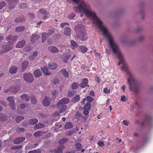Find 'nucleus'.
<instances>
[{
  "label": "nucleus",
  "instance_id": "nucleus-1",
  "mask_svg": "<svg viewBox=\"0 0 153 153\" xmlns=\"http://www.w3.org/2000/svg\"><path fill=\"white\" fill-rule=\"evenodd\" d=\"M74 9L76 13L84 12L85 15L93 21V23L97 24L98 28L102 32L104 37L108 40L109 44L113 53L117 55L120 60L118 65L125 63L124 56L120 50L118 45L114 42L113 37L107 30L106 28L102 25V22L97 16L95 13L91 10L90 6L87 4H79V6L74 7Z\"/></svg>",
  "mask_w": 153,
  "mask_h": 153
},
{
  "label": "nucleus",
  "instance_id": "nucleus-2",
  "mask_svg": "<svg viewBox=\"0 0 153 153\" xmlns=\"http://www.w3.org/2000/svg\"><path fill=\"white\" fill-rule=\"evenodd\" d=\"M76 31V36L81 40H86L88 37L85 31V28L83 25L79 24L76 25L75 27Z\"/></svg>",
  "mask_w": 153,
  "mask_h": 153
},
{
  "label": "nucleus",
  "instance_id": "nucleus-3",
  "mask_svg": "<svg viewBox=\"0 0 153 153\" xmlns=\"http://www.w3.org/2000/svg\"><path fill=\"white\" fill-rule=\"evenodd\" d=\"M121 69L122 71L126 73L129 76L128 80L130 85V88L131 90L133 85L136 84L137 81L134 78L133 74L128 70V67L126 64L125 63Z\"/></svg>",
  "mask_w": 153,
  "mask_h": 153
},
{
  "label": "nucleus",
  "instance_id": "nucleus-4",
  "mask_svg": "<svg viewBox=\"0 0 153 153\" xmlns=\"http://www.w3.org/2000/svg\"><path fill=\"white\" fill-rule=\"evenodd\" d=\"M13 47V43L11 42H8L5 47L2 46L3 50L0 51V54H3L10 51L12 49Z\"/></svg>",
  "mask_w": 153,
  "mask_h": 153
},
{
  "label": "nucleus",
  "instance_id": "nucleus-5",
  "mask_svg": "<svg viewBox=\"0 0 153 153\" xmlns=\"http://www.w3.org/2000/svg\"><path fill=\"white\" fill-rule=\"evenodd\" d=\"M15 82L17 83L16 85L11 86L10 88V92L13 93H16L19 91V85L20 82V81L17 79L16 80Z\"/></svg>",
  "mask_w": 153,
  "mask_h": 153
},
{
  "label": "nucleus",
  "instance_id": "nucleus-6",
  "mask_svg": "<svg viewBox=\"0 0 153 153\" xmlns=\"http://www.w3.org/2000/svg\"><path fill=\"white\" fill-rule=\"evenodd\" d=\"M23 77L26 82L29 83H31L33 81V77L31 73H25L23 75Z\"/></svg>",
  "mask_w": 153,
  "mask_h": 153
},
{
  "label": "nucleus",
  "instance_id": "nucleus-7",
  "mask_svg": "<svg viewBox=\"0 0 153 153\" xmlns=\"http://www.w3.org/2000/svg\"><path fill=\"white\" fill-rule=\"evenodd\" d=\"M7 100L9 102V105L10 106L11 109L12 110H15L16 106L14 97L12 96H9L7 98Z\"/></svg>",
  "mask_w": 153,
  "mask_h": 153
},
{
  "label": "nucleus",
  "instance_id": "nucleus-8",
  "mask_svg": "<svg viewBox=\"0 0 153 153\" xmlns=\"http://www.w3.org/2000/svg\"><path fill=\"white\" fill-rule=\"evenodd\" d=\"M69 102V99L66 98H64L61 99L59 101L57 104V106L58 107H59L60 106L65 105V104L68 103Z\"/></svg>",
  "mask_w": 153,
  "mask_h": 153
},
{
  "label": "nucleus",
  "instance_id": "nucleus-9",
  "mask_svg": "<svg viewBox=\"0 0 153 153\" xmlns=\"http://www.w3.org/2000/svg\"><path fill=\"white\" fill-rule=\"evenodd\" d=\"M51 102V99L49 97H45L43 99L42 103L45 107L48 106L50 105Z\"/></svg>",
  "mask_w": 153,
  "mask_h": 153
},
{
  "label": "nucleus",
  "instance_id": "nucleus-10",
  "mask_svg": "<svg viewBox=\"0 0 153 153\" xmlns=\"http://www.w3.org/2000/svg\"><path fill=\"white\" fill-rule=\"evenodd\" d=\"M8 2V8L12 10L14 8L15 6V2L18 0H6Z\"/></svg>",
  "mask_w": 153,
  "mask_h": 153
},
{
  "label": "nucleus",
  "instance_id": "nucleus-11",
  "mask_svg": "<svg viewBox=\"0 0 153 153\" xmlns=\"http://www.w3.org/2000/svg\"><path fill=\"white\" fill-rule=\"evenodd\" d=\"M48 49L50 52L55 54L58 53L59 51V49L56 47L53 46L49 47Z\"/></svg>",
  "mask_w": 153,
  "mask_h": 153
},
{
  "label": "nucleus",
  "instance_id": "nucleus-12",
  "mask_svg": "<svg viewBox=\"0 0 153 153\" xmlns=\"http://www.w3.org/2000/svg\"><path fill=\"white\" fill-rule=\"evenodd\" d=\"M39 15H42L43 19L45 20L48 18V14L47 12L43 9H40L39 10Z\"/></svg>",
  "mask_w": 153,
  "mask_h": 153
},
{
  "label": "nucleus",
  "instance_id": "nucleus-13",
  "mask_svg": "<svg viewBox=\"0 0 153 153\" xmlns=\"http://www.w3.org/2000/svg\"><path fill=\"white\" fill-rule=\"evenodd\" d=\"M40 37V36L38 35L33 34L31 35L30 38V41L33 43H34Z\"/></svg>",
  "mask_w": 153,
  "mask_h": 153
},
{
  "label": "nucleus",
  "instance_id": "nucleus-14",
  "mask_svg": "<svg viewBox=\"0 0 153 153\" xmlns=\"http://www.w3.org/2000/svg\"><path fill=\"white\" fill-rule=\"evenodd\" d=\"M25 138L23 137H19L13 140V142L16 144H19L25 140Z\"/></svg>",
  "mask_w": 153,
  "mask_h": 153
},
{
  "label": "nucleus",
  "instance_id": "nucleus-15",
  "mask_svg": "<svg viewBox=\"0 0 153 153\" xmlns=\"http://www.w3.org/2000/svg\"><path fill=\"white\" fill-rule=\"evenodd\" d=\"M88 82V79L86 78H84L82 80L81 83L79 84V86L83 88L87 85Z\"/></svg>",
  "mask_w": 153,
  "mask_h": 153
},
{
  "label": "nucleus",
  "instance_id": "nucleus-16",
  "mask_svg": "<svg viewBox=\"0 0 153 153\" xmlns=\"http://www.w3.org/2000/svg\"><path fill=\"white\" fill-rule=\"evenodd\" d=\"M25 41L24 40H23L18 42L16 47L18 48H22L25 45Z\"/></svg>",
  "mask_w": 153,
  "mask_h": 153
},
{
  "label": "nucleus",
  "instance_id": "nucleus-17",
  "mask_svg": "<svg viewBox=\"0 0 153 153\" xmlns=\"http://www.w3.org/2000/svg\"><path fill=\"white\" fill-rule=\"evenodd\" d=\"M60 107H62V108H60L59 112H55V114L57 116L59 115L60 113H63V112L65 111L67 108V106L65 105H62L61 106H60L59 108H60Z\"/></svg>",
  "mask_w": 153,
  "mask_h": 153
},
{
  "label": "nucleus",
  "instance_id": "nucleus-18",
  "mask_svg": "<svg viewBox=\"0 0 153 153\" xmlns=\"http://www.w3.org/2000/svg\"><path fill=\"white\" fill-rule=\"evenodd\" d=\"M18 38V37L17 36H13L12 35H10L7 38L6 40L8 41L16 42L17 41Z\"/></svg>",
  "mask_w": 153,
  "mask_h": 153
},
{
  "label": "nucleus",
  "instance_id": "nucleus-19",
  "mask_svg": "<svg viewBox=\"0 0 153 153\" xmlns=\"http://www.w3.org/2000/svg\"><path fill=\"white\" fill-rule=\"evenodd\" d=\"M18 69V68L16 66H12L10 68L9 72L11 74H15L17 72Z\"/></svg>",
  "mask_w": 153,
  "mask_h": 153
},
{
  "label": "nucleus",
  "instance_id": "nucleus-20",
  "mask_svg": "<svg viewBox=\"0 0 153 153\" xmlns=\"http://www.w3.org/2000/svg\"><path fill=\"white\" fill-rule=\"evenodd\" d=\"M33 74L35 77L38 78L42 75V73L40 70L36 69L34 71Z\"/></svg>",
  "mask_w": 153,
  "mask_h": 153
},
{
  "label": "nucleus",
  "instance_id": "nucleus-21",
  "mask_svg": "<svg viewBox=\"0 0 153 153\" xmlns=\"http://www.w3.org/2000/svg\"><path fill=\"white\" fill-rule=\"evenodd\" d=\"M70 56V55H69L67 54L66 53L64 54L61 57V58L62 59L63 62L65 63L67 62H68V60Z\"/></svg>",
  "mask_w": 153,
  "mask_h": 153
},
{
  "label": "nucleus",
  "instance_id": "nucleus-22",
  "mask_svg": "<svg viewBox=\"0 0 153 153\" xmlns=\"http://www.w3.org/2000/svg\"><path fill=\"white\" fill-rule=\"evenodd\" d=\"M64 146H61L58 147L54 150V152L56 153H62L63 150L65 149Z\"/></svg>",
  "mask_w": 153,
  "mask_h": 153
},
{
  "label": "nucleus",
  "instance_id": "nucleus-23",
  "mask_svg": "<svg viewBox=\"0 0 153 153\" xmlns=\"http://www.w3.org/2000/svg\"><path fill=\"white\" fill-rule=\"evenodd\" d=\"M80 95L79 94H76L74 97L72 98V102L74 103H76L79 101L80 100Z\"/></svg>",
  "mask_w": 153,
  "mask_h": 153
},
{
  "label": "nucleus",
  "instance_id": "nucleus-24",
  "mask_svg": "<svg viewBox=\"0 0 153 153\" xmlns=\"http://www.w3.org/2000/svg\"><path fill=\"white\" fill-rule=\"evenodd\" d=\"M21 65L22 69L25 70L29 65L28 62L26 61H23L22 62Z\"/></svg>",
  "mask_w": 153,
  "mask_h": 153
},
{
  "label": "nucleus",
  "instance_id": "nucleus-25",
  "mask_svg": "<svg viewBox=\"0 0 153 153\" xmlns=\"http://www.w3.org/2000/svg\"><path fill=\"white\" fill-rule=\"evenodd\" d=\"M41 70L44 74L46 75H50L51 73L48 71V69L47 66H44L43 68H42Z\"/></svg>",
  "mask_w": 153,
  "mask_h": 153
},
{
  "label": "nucleus",
  "instance_id": "nucleus-26",
  "mask_svg": "<svg viewBox=\"0 0 153 153\" xmlns=\"http://www.w3.org/2000/svg\"><path fill=\"white\" fill-rule=\"evenodd\" d=\"M79 51L83 53H85L88 50L87 48L84 45H81L79 46Z\"/></svg>",
  "mask_w": 153,
  "mask_h": 153
},
{
  "label": "nucleus",
  "instance_id": "nucleus-27",
  "mask_svg": "<svg viewBox=\"0 0 153 153\" xmlns=\"http://www.w3.org/2000/svg\"><path fill=\"white\" fill-rule=\"evenodd\" d=\"M48 67L51 69L55 70L57 67V64L55 63H50L48 65Z\"/></svg>",
  "mask_w": 153,
  "mask_h": 153
},
{
  "label": "nucleus",
  "instance_id": "nucleus-28",
  "mask_svg": "<svg viewBox=\"0 0 153 153\" xmlns=\"http://www.w3.org/2000/svg\"><path fill=\"white\" fill-rule=\"evenodd\" d=\"M60 71L66 78L68 77L69 75L68 72L65 69L63 68L61 69Z\"/></svg>",
  "mask_w": 153,
  "mask_h": 153
},
{
  "label": "nucleus",
  "instance_id": "nucleus-29",
  "mask_svg": "<svg viewBox=\"0 0 153 153\" xmlns=\"http://www.w3.org/2000/svg\"><path fill=\"white\" fill-rule=\"evenodd\" d=\"M71 33V30L69 27H66L65 28L64 33L65 35L67 36H70Z\"/></svg>",
  "mask_w": 153,
  "mask_h": 153
},
{
  "label": "nucleus",
  "instance_id": "nucleus-30",
  "mask_svg": "<svg viewBox=\"0 0 153 153\" xmlns=\"http://www.w3.org/2000/svg\"><path fill=\"white\" fill-rule=\"evenodd\" d=\"M45 127L44 125L42 123H38L34 127V129L35 130H37L39 129L43 128Z\"/></svg>",
  "mask_w": 153,
  "mask_h": 153
},
{
  "label": "nucleus",
  "instance_id": "nucleus-31",
  "mask_svg": "<svg viewBox=\"0 0 153 153\" xmlns=\"http://www.w3.org/2000/svg\"><path fill=\"white\" fill-rule=\"evenodd\" d=\"M21 98L24 100L26 102L30 100V98L28 96L27 94H24L22 95Z\"/></svg>",
  "mask_w": 153,
  "mask_h": 153
},
{
  "label": "nucleus",
  "instance_id": "nucleus-32",
  "mask_svg": "<svg viewBox=\"0 0 153 153\" xmlns=\"http://www.w3.org/2000/svg\"><path fill=\"white\" fill-rule=\"evenodd\" d=\"M49 35L46 33H42V42H44L47 39Z\"/></svg>",
  "mask_w": 153,
  "mask_h": 153
},
{
  "label": "nucleus",
  "instance_id": "nucleus-33",
  "mask_svg": "<svg viewBox=\"0 0 153 153\" xmlns=\"http://www.w3.org/2000/svg\"><path fill=\"white\" fill-rule=\"evenodd\" d=\"M43 133L41 131L39 130L35 132L33 134V135L35 137H40L42 136V134Z\"/></svg>",
  "mask_w": 153,
  "mask_h": 153
},
{
  "label": "nucleus",
  "instance_id": "nucleus-34",
  "mask_svg": "<svg viewBox=\"0 0 153 153\" xmlns=\"http://www.w3.org/2000/svg\"><path fill=\"white\" fill-rule=\"evenodd\" d=\"M71 47L72 49H75L78 46V44L74 40H71Z\"/></svg>",
  "mask_w": 153,
  "mask_h": 153
},
{
  "label": "nucleus",
  "instance_id": "nucleus-35",
  "mask_svg": "<svg viewBox=\"0 0 153 153\" xmlns=\"http://www.w3.org/2000/svg\"><path fill=\"white\" fill-rule=\"evenodd\" d=\"M38 120L37 119L33 118L30 120L29 123L31 125H34L38 123Z\"/></svg>",
  "mask_w": 153,
  "mask_h": 153
},
{
  "label": "nucleus",
  "instance_id": "nucleus-36",
  "mask_svg": "<svg viewBox=\"0 0 153 153\" xmlns=\"http://www.w3.org/2000/svg\"><path fill=\"white\" fill-rule=\"evenodd\" d=\"M38 54V52H35L33 53V54L32 55H30V56H29V59L30 60H33L35 59V57Z\"/></svg>",
  "mask_w": 153,
  "mask_h": 153
},
{
  "label": "nucleus",
  "instance_id": "nucleus-37",
  "mask_svg": "<svg viewBox=\"0 0 153 153\" xmlns=\"http://www.w3.org/2000/svg\"><path fill=\"white\" fill-rule=\"evenodd\" d=\"M68 141V139L67 138H63L60 140L59 142V143L60 144H63L67 143Z\"/></svg>",
  "mask_w": 153,
  "mask_h": 153
},
{
  "label": "nucleus",
  "instance_id": "nucleus-38",
  "mask_svg": "<svg viewBox=\"0 0 153 153\" xmlns=\"http://www.w3.org/2000/svg\"><path fill=\"white\" fill-rule=\"evenodd\" d=\"M75 148L77 151H80L82 148V145L81 143H76L74 145Z\"/></svg>",
  "mask_w": 153,
  "mask_h": 153
},
{
  "label": "nucleus",
  "instance_id": "nucleus-39",
  "mask_svg": "<svg viewBox=\"0 0 153 153\" xmlns=\"http://www.w3.org/2000/svg\"><path fill=\"white\" fill-rule=\"evenodd\" d=\"M7 120V117L4 114H0V121H5Z\"/></svg>",
  "mask_w": 153,
  "mask_h": 153
},
{
  "label": "nucleus",
  "instance_id": "nucleus-40",
  "mask_svg": "<svg viewBox=\"0 0 153 153\" xmlns=\"http://www.w3.org/2000/svg\"><path fill=\"white\" fill-rule=\"evenodd\" d=\"M30 100L31 102L33 104H35L36 103L37 100L36 97L34 96H32L30 97Z\"/></svg>",
  "mask_w": 153,
  "mask_h": 153
},
{
  "label": "nucleus",
  "instance_id": "nucleus-41",
  "mask_svg": "<svg viewBox=\"0 0 153 153\" xmlns=\"http://www.w3.org/2000/svg\"><path fill=\"white\" fill-rule=\"evenodd\" d=\"M25 20V19L23 16H22L21 17L16 18L15 20V22H21Z\"/></svg>",
  "mask_w": 153,
  "mask_h": 153
},
{
  "label": "nucleus",
  "instance_id": "nucleus-42",
  "mask_svg": "<svg viewBox=\"0 0 153 153\" xmlns=\"http://www.w3.org/2000/svg\"><path fill=\"white\" fill-rule=\"evenodd\" d=\"M25 29V27L22 26L18 27H16L15 30L16 32H19L23 31Z\"/></svg>",
  "mask_w": 153,
  "mask_h": 153
},
{
  "label": "nucleus",
  "instance_id": "nucleus-43",
  "mask_svg": "<svg viewBox=\"0 0 153 153\" xmlns=\"http://www.w3.org/2000/svg\"><path fill=\"white\" fill-rule=\"evenodd\" d=\"M90 103H87L84 107V109L89 110L91 109Z\"/></svg>",
  "mask_w": 153,
  "mask_h": 153
},
{
  "label": "nucleus",
  "instance_id": "nucleus-44",
  "mask_svg": "<svg viewBox=\"0 0 153 153\" xmlns=\"http://www.w3.org/2000/svg\"><path fill=\"white\" fill-rule=\"evenodd\" d=\"M22 146L21 145L15 146H14L11 147V149L14 150H19L21 149L22 148Z\"/></svg>",
  "mask_w": 153,
  "mask_h": 153
},
{
  "label": "nucleus",
  "instance_id": "nucleus-45",
  "mask_svg": "<svg viewBox=\"0 0 153 153\" xmlns=\"http://www.w3.org/2000/svg\"><path fill=\"white\" fill-rule=\"evenodd\" d=\"M6 5L7 4L5 1H0V10L5 7Z\"/></svg>",
  "mask_w": 153,
  "mask_h": 153
},
{
  "label": "nucleus",
  "instance_id": "nucleus-46",
  "mask_svg": "<svg viewBox=\"0 0 153 153\" xmlns=\"http://www.w3.org/2000/svg\"><path fill=\"white\" fill-rule=\"evenodd\" d=\"M72 127V125L70 122L67 123L65 125V129H69Z\"/></svg>",
  "mask_w": 153,
  "mask_h": 153
},
{
  "label": "nucleus",
  "instance_id": "nucleus-47",
  "mask_svg": "<svg viewBox=\"0 0 153 153\" xmlns=\"http://www.w3.org/2000/svg\"><path fill=\"white\" fill-rule=\"evenodd\" d=\"M78 85L76 82L73 83L71 85V88L75 90L78 87Z\"/></svg>",
  "mask_w": 153,
  "mask_h": 153
},
{
  "label": "nucleus",
  "instance_id": "nucleus-48",
  "mask_svg": "<svg viewBox=\"0 0 153 153\" xmlns=\"http://www.w3.org/2000/svg\"><path fill=\"white\" fill-rule=\"evenodd\" d=\"M74 95V91H70L68 94V97H71Z\"/></svg>",
  "mask_w": 153,
  "mask_h": 153
},
{
  "label": "nucleus",
  "instance_id": "nucleus-49",
  "mask_svg": "<svg viewBox=\"0 0 153 153\" xmlns=\"http://www.w3.org/2000/svg\"><path fill=\"white\" fill-rule=\"evenodd\" d=\"M24 119V117L22 116H18L16 119V121L17 123L19 122L21 120Z\"/></svg>",
  "mask_w": 153,
  "mask_h": 153
},
{
  "label": "nucleus",
  "instance_id": "nucleus-50",
  "mask_svg": "<svg viewBox=\"0 0 153 153\" xmlns=\"http://www.w3.org/2000/svg\"><path fill=\"white\" fill-rule=\"evenodd\" d=\"M17 132L18 133H20L22 132H23L25 131V129L23 128H18L16 129Z\"/></svg>",
  "mask_w": 153,
  "mask_h": 153
},
{
  "label": "nucleus",
  "instance_id": "nucleus-51",
  "mask_svg": "<svg viewBox=\"0 0 153 153\" xmlns=\"http://www.w3.org/2000/svg\"><path fill=\"white\" fill-rule=\"evenodd\" d=\"M54 31L53 29H50L48 30V34L49 36H50L52 34L54 33Z\"/></svg>",
  "mask_w": 153,
  "mask_h": 153
},
{
  "label": "nucleus",
  "instance_id": "nucleus-52",
  "mask_svg": "<svg viewBox=\"0 0 153 153\" xmlns=\"http://www.w3.org/2000/svg\"><path fill=\"white\" fill-rule=\"evenodd\" d=\"M86 99L89 102V103H90L93 100V98L92 97L88 96L87 97Z\"/></svg>",
  "mask_w": 153,
  "mask_h": 153
},
{
  "label": "nucleus",
  "instance_id": "nucleus-53",
  "mask_svg": "<svg viewBox=\"0 0 153 153\" xmlns=\"http://www.w3.org/2000/svg\"><path fill=\"white\" fill-rule=\"evenodd\" d=\"M97 144L101 147H102L104 146V141L102 140H99Z\"/></svg>",
  "mask_w": 153,
  "mask_h": 153
},
{
  "label": "nucleus",
  "instance_id": "nucleus-54",
  "mask_svg": "<svg viewBox=\"0 0 153 153\" xmlns=\"http://www.w3.org/2000/svg\"><path fill=\"white\" fill-rule=\"evenodd\" d=\"M58 94V91L56 90H54L52 92V95L54 97H56V95Z\"/></svg>",
  "mask_w": 153,
  "mask_h": 153
},
{
  "label": "nucleus",
  "instance_id": "nucleus-55",
  "mask_svg": "<svg viewBox=\"0 0 153 153\" xmlns=\"http://www.w3.org/2000/svg\"><path fill=\"white\" fill-rule=\"evenodd\" d=\"M110 89H108V88H105L103 89V92L105 94H108L110 92Z\"/></svg>",
  "mask_w": 153,
  "mask_h": 153
},
{
  "label": "nucleus",
  "instance_id": "nucleus-56",
  "mask_svg": "<svg viewBox=\"0 0 153 153\" xmlns=\"http://www.w3.org/2000/svg\"><path fill=\"white\" fill-rule=\"evenodd\" d=\"M75 116L76 118L78 119V118L80 117L81 115L80 112L77 111L76 112Z\"/></svg>",
  "mask_w": 153,
  "mask_h": 153
},
{
  "label": "nucleus",
  "instance_id": "nucleus-57",
  "mask_svg": "<svg viewBox=\"0 0 153 153\" xmlns=\"http://www.w3.org/2000/svg\"><path fill=\"white\" fill-rule=\"evenodd\" d=\"M28 153H40V152L39 150H34L30 151Z\"/></svg>",
  "mask_w": 153,
  "mask_h": 153
},
{
  "label": "nucleus",
  "instance_id": "nucleus-58",
  "mask_svg": "<svg viewBox=\"0 0 153 153\" xmlns=\"http://www.w3.org/2000/svg\"><path fill=\"white\" fill-rule=\"evenodd\" d=\"M69 23L66 22H64L61 23L60 24V26L61 28H63L64 27V26L66 25H69Z\"/></svg>",
  "mask_w": 153,
  "mask_h": 153
},
{
  "label": "nucleus",
  "instance_id": "nucleus-59",
  "mask_svg": "<svg viewBox=\"0 0 153 153\" xmlns=\"http://www.w3.org/2000/svg\"><path fill=\"white\" fill-rule=\"evenodd\" d=\"M75 16V15L74 13H72L70 14L68 16V17L69 19H72Z\"/></svg>",
  "mask_w": 153,
  "mask_h": 153
},
{
  "label": "nucleus",
  "instance_id": "nucleus-60",
  "mask_svg": "<svg viewBox=\"0 0 153 153\" xmlns=\"http://www.w3.org/2000/svg\"><path fill=\"white\" fill-rule=\"evenodd\" d=\"M89 110L84 109V111L83 112V114L85 115H88L89 113Z\"/></svg>",
  "mask_w": 153,
  "mask_h": 153
},
{
  "label": "nucleus",
  "instance_id": "nucleus-61",
  "mask_svg": "<svg viewBox=\"0 0 153 153\" xmlns=\"http://www.w3.org/2000/svg\"><path fill=\"white\" fill-rule=\"evenodd\" d=\"M31 49V48L30 46L28 45L26 47L25 49L26 51L28 52Z\"/></svg>",
  "mask_w": 153,
  "mask_h": 153
},
{
  "label": "nucleus",
  "instance_id": "nucleus-62",
  "mask_svg": "<svg viewBox=\"0 0 153 153\" xmlns=\"http://www.w3.org/2000/svg\"><path fill=\"white\" fill-rule=\"evenodd\" d=\"M126 98L124 95H122L121 97V100L122 101H126Z\"/></svg>",
  "mask_w": 153,
  "mask_h": 153
},
{
  "label": "nucleus",
  "instance_id": "nucleus-63",
  "mask_svg": "<svg viewBox=\"0 0 153 153\" xmlns=\"http://www.w3.org/2000/svg\"><path fill=\"white\" fill-rule=\"evenodd\" d=\"M95 78L96 81L98 83H99L100 81L99 77L98 76H96L95 77Z\"/></svg>",
  "mask_w": 153,
  "mask_h": 153
},
{
  "label": "nucleus",
  "instance_id": "nucleus-64",
  "mask_svg": "<svg viewBox=\"0 0 153 153\" xmlns=\"http://www.w3.org/2000/svg\"><path fill=\"white\" fill-rule=\"evenodd\" d=\"M20 108L22 109L25 108L26 107V105L24 103H22L20 105Z\"/></svg>",
  "mask_w": 153,
  "mask_h": 153
}]
</instances>
